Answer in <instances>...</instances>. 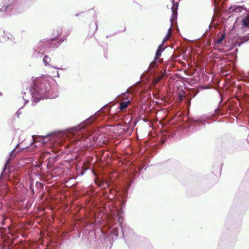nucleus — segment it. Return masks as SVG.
Masks as SVG:
<instances>
[{
  "mask_svg": "<svg viewBox=\"0 0 249 249\" xmlns=\"http://www.w3.org/2000/svg\"><path fill=\"white\" fill-rule=\"evenodd\" d=\"M171 35V27L168 30V33L167 35L164 37L163 42H166L169 38V36Z\"/></svg>",
  "mask_w": 249,
  "mask_h": 249,
  "instance_id": "nucleus-18",
  "label": "nucleus"
},
{
  "mask_svg": "<svg viewBox=\"0 0 249 249\" xmlns=\"http://www.w3.org/2000/svg\"><path fill=\"white\" fill-rule=\"evenodd\" d=\"M212 117V116H210L209 117H205L203 116L197 117L193 118L192 119V121L197 123H202L204 122H206L207 120L211 119Z\"/></svg>",
  "mask_w": 249,
  "mask_h": 249,
  "instance_id": "nucleus-7",
  "label": "nucleus"
},
{
  "mask_svg": "<svg viewBox=\"0 0 249 249\" xmlns=\"http://www.w3.org/2000/svg\"><path fill=\"white\" fill-rule=\"evenodd\" d=\"M28 147H23L22 148V150H23V149H26Z\"/></svg>",
  "mask_w": 249,
  "mask_h": 249,
  "instance_id": "nucleus-30",
  "label": "nucleus"
},
{
  "mask_svg": "<svg viewBox=\"0 0 249 249\" xmlns=\"http://www.w3.org/2000/svg\"><path fill=\"white\" fill-rule=\"evenodd\" d=\"M57 77H60L59 73V72L58 71L57 72Z\"/></svg>",
  "mask_w": 249,
  "mask_h": 249,
  "instance_id": "nucleus-28",
  "label": "nucleus"
},
{
  "mask_svg": "<svg viewBox=\"0 0 249 249\" xmlns=\"http://www.w3.org/2000/svg\"><path fill=\"white\" fill-rule=\"evenodd\" d=\"M19 144H17L16 147L12 151H11L10 152L9 160H10L12 159H13L14 157H15V156L17 153L20 151H18L17 152L16 151V148H17L19 146Z\"/></svg>",
  "mask_w": 249,
  "mask_h": 249,
  "instance_id": "nucleus-11",
  "label": "nucleus"
},
{
  "mask_svg": "<svg viewBox=\"0 0 249 249\" xmlns=\"http://www.w3.org/2000/svg\"><path fill=\"white\" fill-rule=\"evenodd\" d=\"M8 39L7 35H5L4 32H0V40L1 42L5 41Z\"/></svg>",
  "mask_w": 249,
  "mask_h": 249,
  "instance_id": "nucleus-14",
  "label": "nucleus"
},
{
  "mask_svg": "<svg viewBox=\"0 0 249 249\" xmlns=\"http://www.w3.org/2000/svg\"><path fill=\"white\" fill-rule=\"evenodd\" d=\"M104 107H103L99 111L96 112L93 115L91 116L79 125L74 127L69 128L64 131H59L53 132L46 136H32L33 142L31 143L32 145L33 143L36 142H41L43 144H45L49 141H51L52 142H56L61 143L66 139H69L74 138V141H78L80 139L79 134H76L86 125L93 122L98 117L99 112H103L104 111Z\"/></svg>",
  "mask_w": 249,
  "mask_h": 249,
  "instance_id": "nucleus-2",
  "label": "nucleus"
},
{
  "mask_svg": "<svg viewBox=\"0 0 249 249\" xmlns=\"http://www.w3.org/2000/svg\"><path fill=\"white\" fill-rule=\"evenodd\" d=\"M218 94H219V95L220 96H221V94H220V92H218Z\"/></svg>",
  "mask_w": 249,
  "mask_h": 249,
  "instance_id": "nucleus-32",
  "label": "nucleus"
},
{
  "mask_svg": "<svg viewBox=\"0 0 249 249\" xmlns=\"http://www.w3.org/2000/svg\"><path fill=\"white\" fill-rule=\"evenodd\" d=\"M11 6L10 4L9 6L4 5L0 9V12H5Z\"/></svg>",
  "mask_w": 249,
  "mask_h": 249,
  "instance_id": "nucleus-21",
  "label": "nucleus"
},
{
  "mask_svg": "<svg viewBox=\"0 0 249 249\" xmlns=\"http://www.w3.org/2000/svg\"><path fill=\"white\" fill-rule=\"evenodd\" d=\"M103 138V135L98 136L96 139L94 138V143L98 144L99 146H102V144L106 143V140H102Z\"/></svg>",
  "mask_w": 249,
  "mask_h": 249,
  "instance_id": "nucleus-9",
  "label": "nucleus"
},
{
  "mask_svg": "<svg viewBox=\"0 0 249 249\" xmlns=\"http://www.w3.org/2000/svg\"><path fill=\"white\" fill-rule=\"evenodd\" d=\"M2 92H0V96H2Z\"/></svg>",
  "mask_w": 249,
  "mask_h": 249,
  "instance_id": "nucleus-31",
  "label": "nucleus"
},
{
  "mask_svg": "<svg viewBox=\"0 0 249 249\" xmlns=\"http://www.w3.org/2000/svg\"><path fill=\"white\" fill-rule=\"evenodd\" d=\"M22 107H20L16 112V115L18 117H19L20 115L21 114V112L20 111V109L22 108Z\"/></svg>",
  "mask_w": 249,
  "mask_h": 249,
  "instance_id": "nucleus-24",
  "label": "nucleus"
},
{
  "mask_svg": "<svg viewBox=\"0 0 249 249\" xmlns=\"http://www.w3.org/2000/svg\"><path fill=\"white\" fill-rule=\"evenodd\" d=\"M11 6L10 4L9 6L4 5L0 9V12H5Z\"/></svg>",
  "mask_w": 249,
  "mask_h": 249,
  "instance_id": "nucleus-22",
  "label": "nucleus"
},
{
  "mask_svg": "<svg viewBox=\"0 0 249 249\" xmlns=\"http://www.w3.org/2000/svg\"><path fill=\"white\" fill-rule=\"evenodd\" d=\"M105 183L106 184L107 186H108V182L107 181H104V182H103V183Z\"/></svg>",
  "mask_w": 249,
  "mask_h": 249,
  "instance_id": "nucleus-26",
  "label": "nucleus"
},
{
  "mask_svg": "<svg viewBox=\"0 0 249 249\" xmlns=\"http://www.w3.org/2000/svg\"><path fill=\"white\" fill-rule=\"evenodd\" d=\"M111 233L116 237L118 235V229L116 228H113L111 231Z\"/></svg>",
  "mask_w": 249,
  "mask_h": 249,
  "instance_id": "nucleus-20",
  "label": "nucleus"
},
{
  "mask_svg": "<svg viewBox=\"0 0 249 249\" xmlns=\"http://www.w3.org/2000/svg\"><path fill=\"white\" fill-rule=\"evenodd\" d=\"M215 44H218V40H215Z\"/></svg>",
  "mask_w": 249,
  "mask_h": 249,
  "instance_id": "nucleus-29",
  "label": "nucleus"
},
{
  "mask_svg": "<svg viewBox=\"0 0 249 249\" xmlns=\"http://www.w3.org/2000/svg\"><path fill=\"white\" fill-rule=\"evenodd\" d=\"M214 0V13L215 15L216 14L217 10V6H218V2L217 1V0Z\"/></svg>",
  "mask_w": 249,
  "mask_h": 249,
  "instance_id": "nucleus-23",
  "label": "nucleus"
},
{
  "mask_svg": "<svg viewBox=\"0 0 249 249\" xmlns=\"http://www.w3.org/2000/svg\"><path fill=\"white\" fill-rule=\"evenodd\" d=\"M225 36L223 35L221 37H219V53L220 52H224V51H222V49L221 48L222 45L221 44V42L223 41L224 38Z\"/></svg>",
  "mask_w": 249,
  "mask_h": 249,
  "instance_id": "nucleus-17",
  "label": "nucleus"
},
{
  "mask_svg": "<svg viewBox=\"0 0 249 249\" xmlns=\"http://www.w3.org/2000/svg\"><path fill=\"white\" fill-rule=\"evenodd\" d=\"M242 23L244 26L249 27V15L247 16L246 18L243 19Z\"/></svg>",
  "mask_w": 249,
  "mask_h": 249,
  "instance_id": "nucleus-15",
  "label": "nucleus"
},
{
  "mask_svg": "<svg viewBox=\"0 0 249 249\" xmlns=\"http://www.w3.org/2000/svg\"><path fill=\"white\" fill-rule=\"evenodd\" d=\"M66 39V37L61 38L59 39V40L58 42L55 43L54 45H53L52 42L53 41H55L58 39V38L56 37H53L50 40V44H48L49 47H51V48H52H52H57L59 45V44L60 43H61L62 42H63Z\"/></svg>",
  "mask_w": 249,
  "mask_h": 249,
  "instance_id": "nucleus-5",
  "label": "nucleus"
},
{
  "mask_svg": "<svg viewBox=\"0 0 249 249\" xmlns=\"http://www.w3.org/2000/svg\"><path fill=\"white\" fill-rule=\"evenodd\" d=\"M22 91V98L24 100L25 104L29 102L26 94L30 95L33 102L32 106L40 100L48 99L55 98L58 96V89L59 85L56 81L50 76H41L36 78L30 86L29 89Z\"/></svg>",
  "mask_w": 249,
  "mask_h": 249,
  "instance_id": "nucleus-1",
  "label": "nucleus"
},
{
  "mask_svg": "<svg viewBox=\"0 0 249 249\" xmlns=\"http://www.w3.org/2000/svg\"><path fill=\"white\" fill-rule=\"evenodd\" d=\"M214 113L216 115L218 113V107L215 109Z\"/></svg>",
  "mask_w": 249,
  "mask_h": 249,
  "instance_id": "nucleus-25",
  "label": "nucleus"
},
{
  "mask_svg": "<svg viewBox=\"0 0 249 249\" xmlns=\"http://www.w3.org/2000/svg\"><path fill=\"white\" fill-rule=\"evenodd\" d=\"M117 218H118V221L119 223V224L120 225V226L121 227L123 236H124L125 234V230L122 227V221H123V216L122 215V213H119L118 212H117Z\"/></svg>",
  "mask_w": 249,
  "mask_h": 249,
  "instance_id": "nucleus-10",
  "label": "nucleus"
},
{
  "mask_svg": "<svg viewBox=\"0 0 249 249\" xmlns=\"http://www.w3.org/2000/svg\"><path fill=\"white\" fill-rule=\"evenodd\" d=\"M231 11L236 13L241 12L243 10V7L240 6H234L233 7H231Z\"/></svg>",
  "mask_w": 249,
  "mask_h": 249,
  "instance_id": "nucleus-13",
  "label": "nucleus"
},
{
  "mask_svg": "<svg viewBox=\"0 0 249 249\" xmlns=\"http://www.w3.org/2000/svg\"><path fill=\"white\" fill-rule=\"evenodd\" d=\"M51 58L47 55H45L43 59V62L45 66H48L58 70H63V68H57L56 67L52 66L50 62H51Z\"/></svg>",
  "mask_w": 249,
  "mask_h": 249,
  "instance_id": "nucleus-6",
  "label": "nucleus"
},
{
  "mask_svg": "<svg viewBox=\"0 0 249 249\" xmlns=\"http://www.w3.org/2000/svg\"><path fill=\"white\" fill-rule=\"evenodd\" d=\"M156 61L157 60H154L153 62H152L150 63V64L149 65V67L150 68V69H153L155 67H157V65Z\"/></svg>",
  "mask_w": 249,
  "mask_h": 249,
  "instance_id": "nucleus-19",
  "label": "nucleus"
},
{
  "mask_svg": "<svg viewBox=\"0 0 249 249\" xmlns=\"http://www.w3.org/2000/svg\"><path fill=\"white\" fill-rule=\"evenodd\" d=\"M213 22V19H212V22H211V24H210V25H209V27H211V26H212V22Z\"/></svg>",
  "mask_w": 249,
  "mask_h": 249,
  "instance_id": "nucleus-27",
  "label": "nucleus"
},
{
  "mask_svg": "<svg viewBox=\"0 0 249 249\" xmlns=\"http://www.w3.org/2000/svg\"><path fill=\"white\" fill-rule=\"evenodd\" d=\"M6 165H5V167H6Z\"/></svg>",
  "mask_w": 249,
  "mask_h": 249,
  "instance_id": "nucleus-33",
  "label": "nucleus"
},
{
  "mask_svg": "<svg viewBox=\"0 0 249 249\" xmlns=\"http://www.w3.org/2000/svg\"><path fill=\"white\" fill-rule=\"evenodd\" d=\"M130 103V101H124V102H123L121 103L120 104V107H119L120 110H123L125 109L128 107V105Z\"/></svg>",
  "mask_w": 249,
  "mask_h": 249,
  "instance_id": "nucleus-12",
  "label": "nucleus"
},
{
  "mask_svg": "<svg viewBox=\"0 0 249 249\" xmlns=\"http://www.w3.org/2000/svg\"><path fill=\"white\" fill-rule=\"evenodd\" d=\"M172 18L171 19V24H172V21L174 19H176L177 17V10L178 6V2H175L174 0H172Z\"/></svg>",
  "mask_w": 249,
  "mask_h": 249,
  "instance_id": "nucleus-4",
  "label": "nucleus"
},
{
  "mask_svg": "<svg viewBox=\"0 0 249 249\" xmlns=\"http://www.w3.org/2000/svg\"><path fill=\"white\" fill-rule=\"evenodd\" d=\"M164 74H162L155 77L153 80V82L155 83V84H157L160 80H161L164 77Z\"/></svg>",
  "mask_w": 249,
  "mask_h": 249,
  "instance_id": "nucleus-16",
  "label": "nucleus"
},
{
  "mask_svg": "<svg viewBox=\"0 0 249 249\" xmlns=\"http://www.w3.org/2000/svg\"><path fill=\"white\" fill-rule=\"evenodd\" d=\"M165 47L162 44H160L159 47L158 49L157 50L155 60H157L159 59L160 56L161 55L162 52L164 50Z\"/></svg>",
  "mask_w": 249,
  "mask_h": 249,
  "instance_id": "nucleus-8",
  "label": "nucleus"
},
{
  "mask_svg": "<svg viewBox=\"0 0 249 249\" xmlns=\"http://www.w3.org/2000/svg\"><path fill=\"white\" fill-rule=\"evenodd\" d=\"M44 47V42L40 41L37 45L35 47L33 53V57L34 58H41L43 55V52L42 51Z\"/></svg>",
  "mask_w": 249,
  "mask_h": 249,
  "instance_id": "nucleus-3",
  "label": "nucleus"
}]
</instances>
